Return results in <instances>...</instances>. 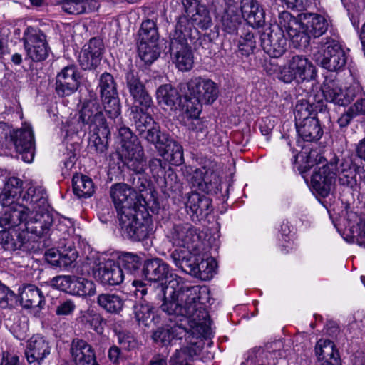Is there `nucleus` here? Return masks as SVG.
<instances>
[{
	"label": "nucleus",
	"instance_id": "nucleus-9",
	"mask_svg": "<svg viewBox=\"0 0 365 365\" xmlns=\"http://www.w3.org/2000/svg\"><path fill=\"white\" fill-rule=\"evenodd\" d=\"M125 79L126 88L132 100L131 118L135 127L143 129L153 122L152 116L147 113L153 105L152 98L133 71L127 73Z\"/></svg>",
	"mask_w": 365,
	"mask_h": 365
},
{
	"label": "nucleus",
	"instance_id": "nucleus-34",
	"mask_svg": "<svg viewBox=\"0 0 365 365\" xmlns=\"http://www.w3.org/2000/svg\"><path fill=\"white\" fill-rule=\"evenodd\" d=\"M187 212L192 217L202 219L211 212V200L197 192L191 193L186 202Z\"/></svg>",
	"mask_w": 365,
	"mask_h": 365
},
{
	"label": "nucleus",
	"instance_id": "nucleus-10",
	"mask_svg": "<svg viewBox=\"0 0 365 365\" xmlns=\"http://www.w3.org/2000/svg\"><path fill=\"white\" fill-rule=\"evenodd\" d=\"M185 14L177 23L174 33L188 38L198 36V30L205 31L211 27L212 19L208 9L198 0H182Z\"/></svg>",
	"mask_w": 365,
	"mask_h": 365
},
{
	"label": "nucleus",
	"instance_id": "nucleus-57",
	"mask_svg": "<svg viewBox=\"0 0 365 365\" xmlns=\"http://www.w3.org/2000/svg\"><path fill=\"white\" fill-rule=\"evenodd\" d=\"M77 257L78 253L75 249L69 248L61 252L59 268H67L76 260Z\"/></svg>",
	"mask_w": 365,
	"mask_h": 365
},
{
	"label": "nucleus",
	"instance_id": "nucleus-53",
	"mask_svg": "<svg viewBox=\"0 0 365 365\" xmlns=\"http://www.w3.org/2000/svg\"><path fill=\"white\" fill-rule=\"evenodd\" d=\"M256 46V41L254 35L250 32H247L243 36H241L238 41V49L242 55L248 56L252 53Z\"/></svg>",
	"mask_w": 365,
	"mask_h": 365
},
{
	"label": "nucleus",
	"instance_id": "nucleus-38",
	"mask_svg": "<svg viewBox=\"0 0 365 365\" xmlns=\"http://www.w3.org/2000/svg\"><path fill=\"white\" fill-rule=\"evenodd\" d=\"M221 22L222 29L225 32L232 34L236 31L240 22V14L237 4L233 1H229L226 4L221 16Z\"/></svg>",
	"mask_w": 365,
	"mask_h": 365
},
{
	"label": "nucleus",
	"instance_id": "nucleus-23",
	"mask_svg": "<svg viewBox=\"0 0 365 365\" xmlns=\"http://www.w3.org/2000/svg\"><path fill=\"white\" fill-rule=\"evenodd\" d=\"M284 27L280 24L271 28L269 31L264 32L261 36L262 46L265 53L272 58H279L286 51L287 48V38L284 32Z\"/></svg>",
	"mask_w": 365,
	"mask_h": 365
},
{
	"label": "nucleus",
	"instance_id": "nucleus-44",
	"mask_svg": "<svg viewBox=\"0 0 365 365\" xmlns=\"http://www.w3.org/2000/svg\"><path fill=\"white\" fill-rule=\"evenodd\" d=\"M24 163L33 162L35 155V138L31 125L24 122Z\"/></svg>",
	"mask_w": 365,
	"mask_h": 365
},
{
	"label": "nucleus",
	"instance_id": "nucleus-22",
	"mask_svg": "<svg viewBox=\"0 0 365 365\" xmlns=\"http://www.w3.org/2000/svg\"><path fill=\"white\" fill-rule=\"evenodd\" d=\"M202 110V106L199 103H187L182 106L178 115L179 121L195 133L197 138L206 137L208 133L207 125L200 118Z\"/></svg>",
	"mask_w": 365,
	"mask_h": 365
},
{
	"label": "nucleus",
	"instance_id": "nucleus-2",
	"mask_svg": "<svg viewBox=\"0 0 365 365\" xmlns=\"http://www.w3.org/2000/svg\"><path fill=\"white\" fill-rule=\"evenodd\" d=\"M167 237L176 247L171 254L176 267L202 280H210L214 277L217 262L202 252V243L197 229L190 224L175 225Z\"/></svg>",
	"mask_w": 365,
	"mask_h": 365
},
{
	"label": "nucleus",
	"instance_id": "nucleus-64",
	"mask_svg": "<svg viewBox=\"0 0 365 365\" xmlns=\"http://www.w3.org/2000/svg\"><path fill=\"white\" fill-rule=\"evenodd\" d=\"M0 365H19V356L4 352L1 356Z\"/></svg>",
	"mask_w": 365,
	"mask_h": 365
},
{
	"label": "nucleus",
	"instance_id": "nucleus-47",
	"mask_svg": "<svg viewBox=\"0 0 365 365\" xmlns=\"http://www.w3.org/2000/svg\"><path fill=\"white\" fill-rule=\"evenodd\" d=\"M119 265L122 266L127 274H134L138 271L140 265V258L135 254L125 252L118 257Z\"/></svg>",
	"mask_w": 365,
	"mask_h": 365
},
{
	"label": "nucleus",
	"instance_id": "nucleus-41",
	"mask_svg": "<svg viewBox=\"0 0 365 365\" xmlns=\"http://www.w3.org/2000/svg\"><path fill=\"white\" fill-rule=\"evenodd\" d=\"M98 305L111 314H119L124 306L123 299L115 294H101L98 297Z\"/></svg>",
	"mask_w": 365,
	"mask_h": 365
},
{
	"label": "nucleus",
	"instance_id": "nucleus-46",
	"mask_svg": "<svg viewBox=\"0 0 365 365\" xmlns=\"http://www.w3.org/2000/svg\"><path fill=\"white\" fill-rule=\"evenodd\" d=\"M139 36V43H158V33L155 23L150 19L143 21Z\"/></svg>",
	"mask_w": 365,
	"mask_h": 365
},
{
	"label": "nucleus",
	"instance_id": "nucleus-8",
	"mask_svg": "<svg viewBox=\"0 0 365 365\" xmlns=\"http://www.w3.org/2000/svg\"><path fill=\"white\" fill-rule=\"evenodd\" d=\"M80 120L83 126H88L91 135L88 147L97 153H103L108 148V137L110 135L108 126L104 118L101 107L96 99H91L83 103L80 112Z\"/></svg>",
	"mask_w": 365,
	"mask_h": 365
},
{
	"label": "nucleus",
	"instance_id": "nucleus-58",
	"mask_svg": "<svg viewBox=\"0 0 365 365\" xmlns=\"http://www.w3.org/2000/svg\"><path fill=\"white\" fill-rule=\"evenodd\" d=\"M45 259L52 267H59L61 252L56 248L49 249L45 253Z\"/></svg>",
	"mask_w": 365,
	"mask_h": 365
},
{
	"label": "nucleus",
	"instance_id": "nucleus-37",
	"mask_svg": "<svg viewBox=\"0 0 365 365\" xmlns=\"http://www.w3.org/2000/svg\"><path fill=\"white\" fill-rule=\"evenodd\" d=\"M156 99L164 109L175 110L180 103V96L171 85L164 84L157 89Z\"/></svg>",
	"mask_w": 365,
	"mask_h": 365
},
{
	"label": "nucleus",
	"instance_id": "nucleus-4",
	"mask_svg": "<svg viewBox=\"0 0 365 365\" xmlns=\"http://www.w3.org/2000/svg\"><path fill=\"white\" fill-rule=\"evenodd\" d=\"M293 163L298 164L299 170L304 173L314 168L311 176V186L315 194L321 197H328L334 189L336 180V165L339 158L334 156L324 164L326 160L316 150L303 148L298 155H293Z\"/></svg>",
	"mask_w": 365,
	"mask_h": 365
},
{
	"label": "nucleus",
	"instance_id": "nucleus-11",
	"mask_svg": "<svg viewBox=\"0 0 365 365\" xmlns=\"http://www.w3.org/2000/svg\"><path fill=\"white\" fill-rule=\"evenodd\" d=\"M140 134L148 142L155 145L159 154L163 160L174 165H180L184 161L183 148L176 141L168 139L161 134L159 125L154 121L143 129L137 128Z\"/></svg>",
	"mask_w": 365,
	"mask_h": 365
},
{
	"label": "nucleus",
	"instance_id": "nucleus-36",
	"mask_svg": "<svg viewBox=\"0 0 365 365\" xmlns=\"http://www.w3.org/2000/svg\"><path fill=\"white\" fill-rule=\"evenodd\" d=\"M13 145L16 151L23 153V129H13L4 122H0V147L6 143Z\"/></svg>",
	"mask_w": 365,
	"mask_h": 365
},
{
	"label": "nucleus",
	"instance_id": "nucleus-1",
	"mask_svg": "<svg viewBox=\"0 0 365 365\" xmlns=\"http://www.w3.org/2000/svg\"><path fill=\"white\" fill-rule=\"evenodd\" d=\"M143 274L148 282H160L163 292L162 310L167 314L188 316L196 309V300L207 303L210 299L206 286H189L182 277L173 274L169 265L160 258L147 260Z\"/></svg>",
	"mask_w": 365,
	"mask_h": 365
},
{
	"label": "nucleus",
	"instance_id": "nucleus-7",
	"mask_svg": "<svg viewBox=\"0 0 365 365\" xmlns=\"http://www.w3.org/2000/svg\"><path fill=\"white\" fill-rule=\"evenodd\" d=\"M205 303H200L196 300V309L190 312L189 316H181L178 314H168L173 316L175 323L168 324L155 331L153 334V339L156 343L163 345L170 344L173 340L182 339L186 335L188 331H196L197 332L205 331V328L209 324L208 313L203 307Z\"/></svg>",
	"mask_w": 365,
	"mask_h": 365
},
{
	"label": "nucleus",
	"instance_id": "nucleus-26",
	"mask_svg": "<svg viewBox=\"0 0 365 365\" xmlns=\"http://www.w3.org/2000/svg\"><path fill=\"white\" fill-rule=\"evenodd\" d=\"M25 48L28 56L34 61H41L48 56V47L43 34H38L36 29L27 28Z\"/></svg>",
	"mask_w": 365,
	"mask_h": 365
},
{
	"label": "nucleus",
	"instance_id": "nucleus-12",
	"mask_svg": "<svg viewBox=\"0 0 365 365\" xmlns=\"http://www.w3.org/2000/svg\"><path fill=\"white\" fill-rule=\"evenodd\" d=\"M349 86H343L342 83L330 75L326 76L321 87L322 95H316L314 101L317 103L326 102L339 106H346L354 101L361 91V86L357 81Z\"/></svg>",
	"mask_w": 365,
	"mask_h": 365
},
{
	"label": "nucleus",
	"instance_id": "nucleus-16",
	"mask_svg": "<svg viewBox=\"0 0 365 365\" xmlns=\"http://www.w3.org/2000/svg\"><path fill=\"white\" fill-rule=\"evenodd\" d=\"M121 138L120 156L128 168L137 173L143 172L146 166L143 148L135 135L127 127L119 129Z\"/></svg>",
	"mask_w": 365,
	"mask_h": 365
},
{
	"label": "nucleus",
	"instance_id": "nucleus-54",
	"mask_svg": "<svg viewBox=\"0 0 365 365\" xmlns=\"http://www.w3.org/2000/svg\"><path fill=\"white\" fill-rule=\"evenodd\" d=\"M63 10L70 14H79L86 9L85 0H63Z\"/></svg>",
	"mask_w": 365,
	"mask_h": 365
},
{
	"label": "nucleus",
	"instance_id": "nucleus-50",
	"mask_svg": "<svg viewBox=\"0 0 365 365\" xmlns=\"http://www.w3.org/2000/svg\"><path fill=\"white\" fill-rule=\"evenodd\" d=\"M18 303L21 304L22 300L19 299L13 291L0 282V307L2 308L15 307Z\"/></svg>",
	"mask_w": 365,
	"mask_h": 365
},
{
	"label": "nucleus",
	"instance_id": "nucleus-15",
	"mask_svg": "<svg viewBox=\"0 0 365 365\" xmlns=\"http://www.w3.org/2000/svg\"><path fill=\"white\" fill-rule=\"evenodd\" d=\"M140 207L128 212H120L118 217L123 235L135 241L143 240L153 232L150 216L148 213L144 215Z\"/></svg>",
	"mask_w": 365,
	"mask_h": 365
},
{
	"label": "nucleus",
	"instance_id": "nucleus-63",
	"mask_svg": "<svg viewBox=\"0 0 365 365\" xmlns=\"http://www.w3.org/2000/svg\"><path fill=\"white\" fill-rule=\"evenodd\" d=\"M90 327L98 334H102L103 327L102 325L103 319L99 314H93L88 320Z\"/></svg>",
	"mask_w": 365,
	"mask_h": 365
},
{
	"label": "nucleus",
	"instance_id": "nucleus-40",
	"mask_svg": "<svg viewBox=\"0 0 365 365\" xmlns=\"http://www.w3.org/2000/svg\"><path fill=\"white\" fill-rule=\"evenodd\" d=\"M24 294L27 297L24 308H30L29 312L36 316L41 311L40 304L43 300L41 292L37 287L29 284L24 286Z\"/></svg>",
	"mask_w": 365,
	"mask_h": 365
},
{
	"label": "nucleus",
	"instance_id": "nucleus-3",
	"mask_svg": "<svg viewBox=\"0 0 365 365\" xmlns=\"http://www.w3.org/2000/svg\"><path fill=\"white\" fill-rule=\"evenodd\" d=\"M24 194V232L33 236V241L48 236L55 222L49 212L48 196L41 186L29 182Z\"/></svg>",
	"mask_w": 365,
	"mask_h": 365
},
{
	"label": "nucleus",
	"instance_id": "nucleus-19",
	"mask_svg": "<svg viewBox=\"0 0 365 365\" xmlns=\"http://www.w3.org/2000/svg\"><path fill=\"white\" fill-rule=\"evenodd\" d=\"M110 195L118 217L120 212H128L139 207H144L143 203H145V200L125 183L113 185L110 190Z\"/></svg>",
	"mask_w": 365,
	"mask_h": 365
},
{
	"label": "nucleus",
	"instance_id": "nucleus-21",
	"mask_svg": "<svg viewBox=\"0 0 365 365\" xmlns=\"http://www.w3.org/2000/svg\"><path fill=\"white\" fill-rule=\"evenodd\" d=\"M339 225L344 227L341 236L346 242H356L365 247V219H361L356 212L346 209V213L340 219Z\"/></svg>",
	"mask_w": 365,
	"mask_h": 365
},
{
	"label": "nucleus",
	"instance_id": "nucleus-48",
	"mask_svg": "<svg viewBox=\"0 0 365 365\" xmlns=\"http://www.w3.org/2000/svg\"><path fill=\"white\" fill-rule=\"evenodd\" d=\"M72 284V295H93L96 292V286L94 283L86 279L73 276Z\"/></svg>",
	"mask_w": 365,
	"mask_h": 365
},
{
	"label": "nucleus",
	"instance_id": "nucleus-43",
	"mask_svg": "<svg viewBox=\"0 0 365 365\" xmlns=\"http://www.w3.org/2000/svg\"><path fill=\"white\" fill-rule=\"evenodd\" d=\"M154 307L145 300L140 301L133 307L136 320L145 327L154 321Z\"/></svg>",
	"mask_w": 365,
	"mask_h": 365
},
{
	"label": "nucleus",
	"instance_id": "nucleus-45",
	"mask_svg": "<svg viewBox=\"0 0 365 365\" xmlns=\"http://www.w3.org/2000/svg\"><path fill=\"white\" fill-rule=\"evenodd\" d=\"M160 55L158 43H139L138 56L145 64H151Z\"/></svg>",
	"mask_w": 365,
	"mask_h": 365
},
{
	"label": "nucleus",
	"instance_id": "nucleus-18",
	"mask_svg": "<svg viewBox=\"0 0 365 365\" xmlns=\"http://www.w3.org/2000/svg\"><path fill=\"white\" fill-rule=\"evenodd\" d=\"M188 95L185 96L187 103L212 104L218 97L217 84L210 78L195 77L187 83Z\"/></svg>",
	"mask_w": 365,
	"mask_h": 365
},
{
	"label": "nucleus",
	"instance_id": "nucleus-55",
	"mask_svg": "<svg viewBox=\"0 0 365 365\" xmlns=\"http://www.w3.org/2000/svg\"><path fill=\"white\" fill-rule=\"evenodd\" d=\"M73 279V276L61 275L54 277L51 281V284L55 288L71 294Z\"/></svg>",
	"mask_w": 365,
	"mask_h": 365
},
{
	"label": "nucleus",
	"instance_id": "nucleus-14",
	"mask_svg": "<svg viewBox=\"0 0 365 365\" xmlns=\"http://www.w3.org/2000/svg\"><path fill=\"white\" fill-rule=\"evenodd\" d=\"M277 78L290 83L309 82L317 76V70L312 61L303 56H294L285 65L275 71Z\"/></svg>",
	"mask_w": 365,
	"mask_h": 365
},
{
	"label": "nucleus",
	"instance_id": "nucleus-52",
	"mask_svg": "<svg viewBox=\"0 0 365 365\" xmlns=\"http://www.w3.org/2000/svg\"><path fill=\"white\" fill-rule=\"evenodd\" d=\"M106 113L110 118H115L120 114V105L118 96L102 98Z\"/></svg>",
	"mask_w": 365,
	"mask_h": 365
},
{
	"label": "nucleus",
	"instance_id": "nucleus-56",
	"mask_svg": "<svg viewBox=\"0 0 365 365\" xmlns=\"http://www.w3.org/2000/svg\"><path fill=\"white\" fill-rule=\"evenodd\" d=\"M118 344L125 350H130L137 346L134 336L127 331H121L117 334Z\"/></svg>",
	"mask_w": 365,
	"mask_h": 365
},
{
	"label": "nucleus",
	"instance_id": "nucleus-35",
	"mask_svg": "<svg viewBox=\"0 0 365 365\" xmlns=\"http://www.w3.org/2000/svg\"><path fill=\"white\" fill-rule=\"evenodd\" d=\"M71 351L76 365H98L93 350L85 341H73Z\"/></svg>",
	"mask_w": 365,
	"mask_h": 365
},
{
	"label": "nucleus",
	"instance_id": "nucleus-30",
	"mask_svg": "<svg viewBox=\"0 0 365 365\" xmlns=\"http://www.w3.org/2000/svg\"><path fill=\"white\" fill-rule=\"evenodd\" d=\"M93 274L95 278L102 284L111 286L120 284L124 278V274L120 265L110 259L101 264L93 272Z\"/></svg>",
	"mask_w": 365,
	"mask_h": 365
},
{
	"label": "nucleus",
	"instance_id": "nucleus-49",
	"mask_svg": "<svg viewBox=\"0 0 365 365\" xmlns=\"http://www.w3.org/2000/svg\"><path fill=\"white\" fill-rule=\"evenodd\" d=\"M98 87L102 98L118 96L113 77L110 73H104L101 76Z\"/></svg>",
	"mask_w": 365,
	"mask_h": 365
},
{
	"label": "nucleus",
	"instance_id": "nucleus-32",
	"mask_svg": "<svg viewBox=\"0 0 365 365\" xmlns=\"http://www.w3.org/2000/svg\"><path fill=\"white\" fill-rule=\"evenodd\" d=\"M29 363H39L50 354V346L41 335H34L27 341L26 351L24 353Z\"/></svg>",
	"mask_w": 365,
	"mask_h": 365
},
{
	"label": "nucleus",
	"instance_id": "nucleus-25",
	"mask_svg": "<svg viewBox=\"0 0 365 365\" xmlns=\"http://www.w3.org/2000/svg\"><path fill=\"white\" fill-rule=\"evenodd\" d=\"M202 348L200 340L192 344L190 346L176 350L170 356L169 365H192L191 361L200 354ZM148 365H167L166 360L161 356L153 358Z\"/></svg>",
	"mask_w": 365,
	"mask_h": 365
},
{
	"label": "nucleus",
	"instance_id": "nucleus-27",
	"mask_svg": "<svg viewBox=\"0 0 365 365\" xmlns=\"http://www.w3.org/2000/svg\"><path fill=\"white\" fill-rule=\"evenodd\" d=\"M79 83L78 68L73 65L68 66L57 75L56 90L59 96H70L77 90Z\"/></svg>",
	"mask_w": 365,
	"mask_h": 365
},
{
	"label": "nucleus",
	"instance_id": "nucleus-33",
	"mask_svg": "<svg viewBox=\"0 0 365 365\" xmlns=\"http://www.w3.org/2000/svg\"><path fill=\"white\" fill-rule=\"evenodd\" d=\"M241 14L252 27H260L264 25L265 14L257 1L242 0Z\"/></svg>",
	"mask_w": 365,
	"mask_h": 365
},
{
	"label": "nucleus",
	"instance_id": "nucleus-61",
	"mask_svg": "<svg viewBox=\"0 0 365 365\" xmlns=\"http://www.w3.org/2000/svg\"><path fill=\"white\" fill-rule=\"evenodd\" d=\"M132 287L133 292L137 298H143L147 294V284L141 280L133 279Z\"/></svg>",
	"mask_w": 365,
	"mask_h": 365
},
{
	"label": "nucleus",
	"instance_id": "nucleus-5",
	"mask_svg": "<svg viewBox=\"0 0 365 365\" xmlns=\"http://www.w3.org/2000/svg\"><path fill=\"white\" fill-rule=\"evenodd\" d=\"M22 180L16 177L10 178L0 193V202L3 206L9 207L0 216V226L7 227L9 230V237L7 243L14 250L23 247V230L21 224L23 217Z\"/></svg>",
	"mask_w": 365,
	"mask_h": 365
},
{
	"label": "nucleus",
	"instance_id": "nucleus-59",
	"mask_svg": "<svg viewBox=\"0 0 365 365\" xmlns=\"http://www.w3.org/2000/svg\"><path fill=\"white\" fill-rule=\"evenodd\" d=\"M287 8L302 11L305 9L312 0H281Z\"/></svg>",
	"mask_w": 365,
	"mask_h": 365
},
{
	"label": "nucleus",
	"instance_id": "nucleus-28",
	"mask_svg": "<svg viewBox=\"0 0 365 365\" xmlns=\"http://www.w3.org/2000/svg\"><path fill=\"white\" fill-rule=\"evenodd\" d=\"M103 48L101 39L91 38L79 54L78 61L81 68L84 70L96 68L101 62Z\"/></svg>",
	"mask_w": 365,
	"mask_h": 365
},
{
	"label": "nucleus",
	"instance_id": "nucleus-39",
	"mask_svg": "<svg viewBox=\"0 0 365 365\" xmlns=\"http://www.w3.org/2000/svg\"><path fill=\"white\" fill-rule=\"evenodd\" d=\"M335 171L341 185L352 187L356 184V170L350 160L339 159Z\"/></svg>",
	"mask_w": 365,
	"mask_h": 365
},
{
	"label": "nucleus",
	"instance_id": "nucleus-13",
	"mask_svg": "<svg viewBox=\"0 0 365 365\" xmlns=\"http://www.w3.org/2000/svg\"><path fill=\"white\" fill-rule=\"evenodd\" d=\"M349 86H343L342 83L330 75L326 76L321 87L322 95H316L314 101L317 103L326 102L339 106H346L354 101L361 91V86L357 81Z\"/></svg>",
	"mask_w": 365,
	"mask_h": 365
},
{
	"label": "nucleus",
	"instance_id": "nucleus-31",
	"mask_svg": "<svg viewBox=\"0 0 365 365\" xmlns=\"http://www.w3.org/2000/svg\"><path fill=\"white\" fill-rule=\"evenodd\" d=\"M314 353L320 365H341L339 351L329 339H319L315 345Z\"/></svg>",
	"mask_w": 365,
	"mask_h": 365
},
{
	"label": "nucleus",
	"instance_id": "nucleus-42",
	"mask_svg": "<svg viewBox=\"0 0 365 365\" xmlns=\"http://www.w3.org/2000/svg\"><path fill=\"white\" fill-rule=\"evenodd\" d=\"M72 182L73 192L78 197H89L93 194L94 185L89 177L76 175Z\"/></svg>",
	"mask_w": 365,
	"mask_h": 365
},
{
	"label": "nucleus",
	"instance_id": "nucleus-29",
	"mask_svg": "<svg viewBox=\"0 0 365 365\" xmlns=\"http://www.w3.org/2000/svg\"><path fill=\"white\" fill-rule=\"evenodd\" d=\"M192 186L205 193L215 192L220 184L219 178L215 172L203 166L197 168L192 177Z\"/></svg>",
	"mask_w": 365,
	"mask_h": 365
},
{
	"label": "nucleus",
	"instance_id": "nucleus-62",
	"mask_svg": "<svg viewBox=\"0 0 365 365\" xmlns=\"http://www.w3.org/2000/svg\"><path fill=\"white\" fill-rule=\"evenodd\" d=\"M56 228L60 232H68V234L73 232V222L67 217H61L58 219V222L56 225Z\"/></svg>",
	"mask_w": 365,
	"mask_h": 365
},
{
	"label": "nucleus",
	"instance_id": "nucleus-24",
	"mask_svg": "<svg viewBox=\"0 0 365 365\" xmlns=\"http://www.w3.org/2000/svg\"><path fill=\"white\" fill-rule=\"evenodd\" d=\"M187 38L175 33L171 37L170 50L174 55V62L182 71H189L193 66V56L187 43Z\"/></svg>",
	"mask_w": 365,
	"mask_h": 365
},
{
	"label": "nucleus",
	"instance_id": "nucleus-60",
	"mask_svg": "<svg viewBox=\"0 0 365 365\" xmlns=\"http://www.w3.org/2000/svg\"><path fill=\"white\" fill-rule=\"evenodd\" d=\"M353 105L351 106L346 112L341 114V115L338 119V123L341 128H345L346 127L351 120L357 116V114L356 111L353 109Z\"/></svg>",
	"mask_w": 365,
	"mask_h": 365
},
{
	"label": "nucleus",
	"instance_id": "nucleus-51",
	"mask_svg": "<svg viewBox=\"0 0 365 365\" xmlns=\"http://www.w3.org/2000/svg\"><path fill=\"white\" fill-rule=\"evenodd\" d=\"M76 309L75 302L71 299H62L58 302L55 307V314L58 317H64L71 316Z\"/></svg>",
	"mask_w": 365,
	"mask_h": 365
},
{
	"label": "nucleus",
	"instance_id": "nucleus-20",
	"mask_svg": "<svg viewBox=\"0 0 365 365\" xmlns=\"http://www.w3.org/2000/svg\"><path fill=\"white\" fill-rule=\"evenodd\" d=\"M316 62L329 71H337L344 68L346 62L345 51L334 41L327 42L314 54Z\"/></svg>",
	"mask_w": 365,
	"mask_h": 365
},
{
	"label": "nucleus",
	"instance_id": "nucleus-6",
	"mask_svg": "<svg viewBox=\"0 0 365 365\" xmlns=\"http://www.w3.org/2000/svg\"><path fill=\"white\" fill-rule=\"evenodd\" d=\"M280 24L294 47H306L312 37L321 36L329 26L326 18L320 14L304 13L296 18L287 11L280 14Z\"/></svg>",
	"mask_w": 365,
	"mask_h": 365
},
{
	"label": "nucleus",
	"instance_id": "nucleus-17",
	"mask_svg": "<svg viewBox=\"0 0 365 365\" xmlns=\"http://www.w3.org/2000/svg\"><path fill=\"white\" fill-rule=\"evenodd\" d=\"M294 116L297 132L303 140L313 142L322 137L323 133L319 120L312 115L310 106L307 102L296 105Z\"/></svg>",
	"mask_w": 365,
	"mask_h": 365
}]
</instances>
